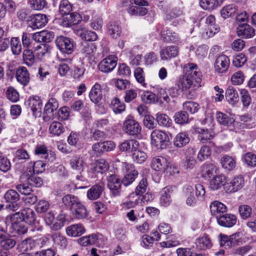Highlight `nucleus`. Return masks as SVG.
<instances>
[{
  "label": "nucleus",
  "mask_w": 256,
  "mask_h": 256,
  "mask_svg": "<svg viewBox=\"0 0 256 256\" xmlns=\"http://www.w3.org/2000/svg\"><path fill=\"white\" fill-rule=\"evenodd\" d=\"M6 220L10 224L11 232L14 236L23 234L27 232L26 226L20 223L22 222L20 212L7 216Z\"/></svg>",
  "instance_id": "f257e3e1"
},
{
  "label": "nucleus",
  "mask_w": 256,
  "mask_h": 256,
  "mask_svg": "<svg viewBox=\"0 0 256 256\" xmlns=\"http://www.w3.org/2000/svg\"><path fill=\"white\" fill-rule=\"evenodd\" d=\"M205 22V32L203 34L204 38L213 36L220 30V27L216 24V18L214 15L210 14L202 19Z\"/></svg>",
  "instance_id": "f03ea898"
},
{
  "label": "nucleus",
  "mask_w": 256,
  "mask_h": 256,
  "mask_svg": "<svg viewBox=\"0 0 256 256\" xmlns=\"http://www.w3.org/2000/svg\"><path fill=\"white\" fill-rule=\"evenodd\" d=\"M55 42L58 48L63 53L70 54L74 50V42L71 38L61 36L56 38Z\"/></svg>",
  "instance_id": "7ed1b4c3"
},
{
  "label": "nucleus",
  "mask_w": 256,
  "mask_h": 256,
  "mask_svg": "<svg viewBox=\"0 0 256 256\" xmlns=\"http://www.w3.org/2000/svg\"><path fill=\"white\" fill-rule=\"evenodd\" d=\"M184 74L183 76L188 79H191L197 84H200L202 75L196 64L189 63L186 64L184 68Z\"/></svg>",
  "instance_id": "20e7f679"
},
{
  "label": "nucleus",
  "mask_w": 256,
  "mask_h": 256,
  "mask_svg": "<svg viewBox=\"0 0 256 256\" xmlns=\"http://www.w3.org/2000/svg\"><path fill=\"white\" fill-rule=\"evenodd\" d=\"M123 130L128 134L136 136L141 132V126L133 118L128 116L123 124Z\"/></svg>",
  "instance_id": "39448f33"
},
{
  "label": "nucleus",
  "mask_w": 256,
  "mask_h": 256,
  "mask_svg": "<svg viewBox=\"0 0 256 256\" xmlns=\"http://www.w3.org/2000/svg\"><path fill=\"white\" fill-rule=\"evenodd\" d=\"M124 166L126 170V174L121 181L122 184L125 186L132 184L138 177V172L134 168L132 164L124 163Z\"/></svg>",
  "instance_id": "423d86ee"
},
{
  "label": "nucleus",
  "mask_w": 256,
  "mask_h": 256,
  "mask_svg": "<svg viewBox=\"0 0 256 256\" xmlns=\"http://www.w3.org/2000/svg\"><path fill=\"white\" fill-rule=\"evenodd\" d=\"M28 26L33 30L44 27L48 22V19L46 14H36L29 16L27 20Z\"/></svg>",
  "instance_id": "0eeeda50"
},
{
  "label": "nucleus",
  "mask_w": 256,
  "mask_h": 256,
  "mask_svg": "<svg viewBox=\"0 0 256 256\" xmlns=\"http://www.w3.org/2000/svg\"><path fill=\"white\" fill-rule=\"evenodd\" d=\"M152 144L156 146H160L163 148L166 146V142H169V137L164 132L160 130H154L151 134Z\"/></svg>",
  "instance_id": "6e6552de"
},
{
  "label": "nucleus",
  "mask_w": 256,
  "mask_h": 256,
  "mask_svg": "<svg viewBox=\"0 0 256 256\" xmlns=\"http://www.w3.org/2000/svg\"><path fill=\"white\" fill-rule=\"evenodd\" d=\"M58 107L57 100L54 98H50L46 104L44 108L43 119L45 122L48 121L54 117V112Z\"/></svg>",
  "instance_id": "1a4fd4ad"
},
{
  "label": "nucleus",
  "mask_w": 256,
  "mask_h": 256,
  "mask_svg": "<svg viewBox=\"0 0 256 256\" xmlns=\"http://www.w3.org/2000/svg\"><path fill=\"white\" fill-rule=\"evenodd\" d=\"M230 62L228 56L224 54L218 56L214 64L215 71L218 74L226 72L230 66Z\"/></svg>",
  "instance_id": "9d476101"
},
{
  "label": "nucleus",
  "mask_w": 256,
  "mask_h": 256,
  "mask_svg": "<svg viewBox=\"0 0 256 256\" xmlns=\"http://www.w3.org/2000/svg\"><path fill=\"white\" fill-rule=\"evenodd\" d=\"M70 164L72 170L78 174L76 177V179L82 180L84 176L82 173L86 164L83 159L78 156H74L70 160Z\"/></svg>",
  "instance_id": "9b49d317"
},
{
  "label": "nucleus",
  "mask_w": 256,
  "mask_h": 256,
  "mask_svg": "<svg viewBox=\"0 0 256 256\" xmlns=\"http://www.w3.org/2000/svg\"><path fill=\"white\" fill-rule=\"evenodd\" d=\"M117 60V57L116 56H109L99 64V70L104 72H110L116 66Z\"/></svg>",
  "instance_id": "f8f14e48"
},
{
  "label": "nucleus",
  "mask_w": 256,
  "mask_h": 256,
  "mask_svg": "<svg viewBox=\"0 0 256 256\" xmlns=\"http://www.w3.org/2000/svg\"><path fill=\"white\" fill-rule=\"evenodd\" d=\"M170 163L168 160L163 156H157L152 159V168L160 172H164L170 166Z\"/></svg>",
  "instance_id": "ddd939ff"
},
{
  "label": "nucleus",
  "mask_w": 256,
  "mask_h": 256,
  "mask_svg": "<svg viewBox=\"0 0 256 256\" xmlns=\"http://www.w3.org/2000/svg\"><path fill=\"white\" fill-rule=\"evenodd\" d=\"M16 78L17 82L24 87L28 85L30 82V74L24 66H19L16 70Z\"/></svg>",
  "instance_id": "4468645a"
},
{
  "label": "nucleus",
  "mask_w": 256,
  "mask_h": 256,
  "mask_svg": "<svg viewBox=\"0 0 256 256\" xmlns=\"http://www.w3.org/2000/svg\"><path fill=\"white\" fill-rule=\"evenodd\" d=\"M82 20L81 16L77 12H70L64 16L60 24L64 27H69L79 24Z\"/></svg>",
  "instance_id": "2eb2a0df"
},
{
  "label": "nucleus",
  "mask_w": 256,
  "mask_h": 256,
  "mask_svg": "<svg viewBox=\"0 0 256 256\" xmlns=\"http://www.w3.org/2000/svg\"><path fill=\"white\" fill-rule=\"evenodd\" d=\"M244 184V180L241 176H238L228 183L224 189L228 192H234L240 190Z\"/></svg>",
  "instance_id": "dca6fc26"
},
{
  "label": "nucleus",
  "mask_w": 256,
  "mask_h": 256,
  "mask_svg": "<svg viewBox=\"0 0 256 256\" xmlns=\"http://www.w3.org/2000/svg\"><path fill=\"white\" fill-rule=\"evenodd\" d=\"M216 220L219 225L226 228L233 226L237 221L236 216L231 214H224Z\"/></svg>",
  "instance_id": "f3484780"
},
{
  "label": "nucleus",
  "mask_w": 256,
  "mask_h": 256,
  "mask_svg": "<svg viewBox=\"0 0 256 256\" xmlns=\"http://www.w3.org/2000/svg\"><path fill=\"white\" fill-rule=\"evenodd\" d=\"M29 106L36 116H40L42 114V103L38 96H31L29 99Z\"/></svg>",
  "instance_id": "a211bd4d"
},
{
  "label": "nucleus",
  "mask_w": 256,
  "mask_h": 256,
  "mask_svg": "<svg viewBox=\"0 0 256 256\" xmlns=\"http://www.w3.org/2000/svg\"><path fill=\"white\" fill-rule=\"evenodd\" d=\"M96 50V47L94 44L92 43L88 44L86 42L82 44L81 52L86 56V57L90 60V62L91 64L93 62L96 63L94 60V54Z\"/></svg>",
  "instance_id": "6ab92c4d"
},
{
  "label": "nucleus",
  "mask_w": 256,
  "mask_h": 256,
  "mask_svg": "<svg viewBox=\"0 0 256 256\" xmlns=\"http://www.w3.org/2000/svg\"><path fill=\"white\" fill-rule=\"evenodd\" d=\"M254 32V28L246 24H240L236 28L237 34L244 38H250L253 37Z\"/></svg>",
  "instance_id": "aec40b11"
},
{
  "label": "nucleus",
  "mask_w": 256,
  "mask_h": 256,
  "mask_svg": "<svg viewBox=\"0 0 256 256\" xmlns=\"http://www.w3.org/2000/svg\"><path fill=\"white\" fill-rule=\"evenodd\" d=\"M107 186L114 196L119 194L121 184L120 179L116 175H110L108 178Z\"/></svg>",
  "instance_id": "412c9836"
},
{
  "label": "nucleus",
  "mask_w": 256,
  "mask_h": 256,
  "mask_svg": "<svg viewBox=\"0 0 256 256\" xmlns=\"http://www.w3.org/2000/svg\"><path fill=\"white\" fill-rule=\"evenodd\" d=\"M178 54V49L176 46H171L162 48L160 52V56L162 60H166L176 57Z\"/></svg>",
  "instance_id": "4be33fe9"
},
{
  "label": "nucleus",
  "mask_w": 256,
  "mask_h": 256,
  "mask_svg": "<svg viewBox=\"0 0 256 256\" xmlns=\"http://www.w3.org/2000/svg\"><path fill=\"white\" fill-rule=\"evenodd\" d=\"M177 86L182 92L184 94L187 90L190 88L192 86L197 87L199 86L200 84H197L196 83L192 81L191 79H188L186 77L182 76H180L177 82Z\"/></svg>",
  "instance_id": "5701e85b"
},
{
  "label": "nucleus",
  "mask_w": 256,
  "mask_h": 256,
  "mask_svg": "<svg viewBox=\"0 0 256 256\" xmlns=\"http://www.w3.org/2000/svg\"><path fill=\"white\" fill-rule=\"evenodd\" d=\"M210 207L212 214L216 216V219L226 212V206L218 201L213 202Z\"/></svg>",
  "instance_id": "b1692460"
},
{
  "label": "nucleus",
  "mask_w": 256,
  "mask_h": 256,
  "mask_svg": "<svg viewBox=\"0 0 256 256\" xmlns=\"http://www.w3.org/2000/svg\"><path fill=\"white\" fill-rule=\"evenodd\" d=\"M160 37L164 42L176 43L180 40V37L177 33L167 28L162 30Z\"/></svg>",
  "instance_id": "393cba45"
},
{
  "label": "nucleus",
  "mask_w": 256,
  "mask_h": 256,
  "mask_svg": "<svg viewBox=\"0 0 256 256\" xmlns=\"http://www.w3.org/2000/svg\"><path fill=\"white\" fill-rule=\"evenodd\" d=\"M140 147L139 142L135 140H126L119 146L121 152H131L132 154Z\"/></svg>",
  "instance_id": "a878e982"
},
{
  "label": "nucleus",
  "mask_w": 256,
  "mask_h": 256,
  "mask_svg": "<svg viewBox=\"0 0 256 256\" xmlns=\"http://www.w3.org/2000/svg\"><path fill=\"white\" fill-rule=\"evenodd\" d=\"M78 241L80 245L84 246L93 244L99 246L98 236L96 234H92L87 236L81 237L78 239Z\"/></svg>",
  "instance_id": "bb28decb"
},
{
  "label": "nucleus",
  "mask_w": 256,
  "mask_h": 256,
  "mask_svg": "<svg viewBox=\"0 0 256 256\" xmlns=\"http://www.w3.org/2000/svg\"><path fill=\"white\" fill-rule=\"evenodd\" d=\"M89 97L92 102L98 104L102 99V94L101 86L96 83L91 88L89 94Z\"/></svg>",
  "instance_id": "cd10ccee"
},
{
  "label": "nucleus",
  "mask_w": 256,
  "mask_h": 256,
  "mask_svg": "<svg viewBox=\"0 0 256 256\" xmlns=\"http://www.w3.org/2000/svg\"><path fill=\"white\" fill-rule=\"evenodd\" d=\"M109 168L108 162L103 158H100L91 164V170L95 172L103 174Z\"/></svg>",
  "instance_id": "c85d7f7f"
},
{
  "label": "nucleus",
  "mask_w": 256,
  "mask_h": 256,
  "mask_svg": "<svg viewBox=\"0 0 256 256\" xmlns=\"http://www.w3.org/2000/svg\"><path fill=\"white\" fill-rule=\"evenodd\" d=\"M20 212L22 222H25L29 224H32L36 221V213L32 208H24Z\"/></svg>",
  "instance_id": "c756f323"
},
{
  "label": "nucleus",
  "mask_w": 256,
  "mask_h": 256,
  "mask_svg": "<svg viewBox=\"0 0 256 256\" xmlns=\"http://www.w3.org/2000/svg\"><path fill=\"white\" fill-rule=\"evenodd\" d=\"M226 182V178L224 174H219L214 177L210 183V188L212 190H218L224 186Z\"/></svg>",
  "instance_id": "7c9ffc66"
},
{
  "label": "nucleus",
  "mask_w": 256,
  "mask_h": 256,
  "mask_svg": "<svg viewBox=\"0 0 256 256\" xmlns=\"http://www.w3.org/2000/svg\"><path fill=\"white\" fill-rule=\"evenodd\" d=\"M103 190L104 186L102 184H95L87 192V197L90 200H96L100 197Z\"/></svg>",
  "instance_id": "2f4dec72"
},
{
  "label": "nucleus",
  "mask_w": 256,
  "mask_h": 256,
  "mask_svg": "<svg viewBox=\"0 0 256 256\" xmlns=\"http://www.w3.org/2000/svg\"><path fill=\"white\" fill-rule=\"evenodd\" d=\"M72 216L77 219L86 218L88 212L85 206L80 202L71 211Z\"/></svg>",
  "instance_id": "473e14b6"
},
{
  "label": "nucleus",
  "mask_w": 256,
  "mask_h": 256,
  "mask_svg": "<svg viewBox=\"0 0 256 256\" xmlns=\"http://www.w3.org/2000/svg\"><path fill=\"white\" fill-rule=\"evenodd\" d=\"M85 232V229L82 224H80L71 225L66 229V232L68 236H78L82 234Z\"/></svg>",
  "instance_id": "72a5a7b5"
},
{
  "label": "nucleus",
  "mask_w": 256,
  "mask_h": 256,
  "mask_svg": "<svg viewBox=\"0 0 256 256\" xmlns=\"http://www.w3.org/2000/svg\"><path fill=\"white\" fill-rule=\"evenodd\" d=\"M20 180H26L28 184H29L32 188V186L39 188L43 184L42 180L40 177L35 175L30 176L28 174H24L20 177Z\"/></svg>",
  "instance_id": "f704fd0d"
},
{
  "label": "nucleus",
  "mask_w": 256,
  "mask_h": 256,
  "mask_svg": "<svg viewBox=\"0 0 256 256\" xmlns=\"http://www.w3.org/2000/svg\"><path fill=\"white\" fill-rule=\"evenodd\" d=\"M62 202L64 205L68 208L70 212L72 208L80 202L78 198L72 194H66L62 198Z\"/></svg>",
  "instance_id": "c9c22d12"
},
{
  "label": "nucleus",
  "mask_w": 256,
  "mask_h": 256,
  "mask_svg": "<svg viewBox=\"0 0 256 256\" xmlns=\"http://www.w3.org/2000/svg\"><path fill=\"white\" fill-rule=\"evenodd\" d=\"M225 96L228 102L232 104H234L239 100L238 92L232 86L228 88L226 91Z\"/></svg>",
  "instance_id": "e433bc0d"
},
{
  "label": "nucleus",
  "mask_w": 256,
  "mask_h": 256,
  "mask_svg": "<svg viewBox=\"0 0 256 256\" xmlns=\"http://www.w3.org/2000/svg\"><path fill=\"white\" fill-rule=\"evenodd\" d=\"M216 166L214 164L206 163L201 167V172L202 176L205 178H210L216 172Z\"/></svg>",
  "instance_id": "4c0bfd02"
},
{
  "label": "nucleus",
  "mask_w": 256,
  "mask_h": 256,
  "mask_svg": "<svg viewBox=\"0 0 256 256\" xmlns=\"http://www.w3.org/2000/svg\"><path fill=\"white\" fill-rule=\"evenodd\" d=\"M190 140L187 133L182 132L178 134L174 141V145L177 148H182L186 145Z\"/></svg>",
  "instance_id": "58836bf2"
},
{
  "label": "nucleus",
  "mask_w": 256,
  "mask_h": 256,
  "mask_svg": "<svg viewBox=\"0 0 256 256\" xmlns=\"http://www.w3.org/2000/svg\"><path fill=\"white\" fill-rule=\"evenodd\" d=\"M197 248L200 250H206L212 246V243L210 238L207 234H204L197 238L196 242Z\"/></svg>",
  "instance_id": "ea45409f"
},
{
  "label": "nucleus",
  "mask_w": 256,
  "mask_h": 256,
  "mask_svg": "<svg viewBox=\"0 0 256 256\" xmlns=\"http://www.w3.org/2000/svg\"><path fill=\"white\" fill-rule=\"evenodd\" d=\"M36 246L35 241L30 238H26L18 244V248L21 252H26L33 250Z\"/></svg>",
  "instance_id": "a19ab883"
},
{
  "label": "nucleus",
  "mask_w": 256,
  "mask_h": 256,
  "mask_svg": "<svg viewBox=\"0 0 256 256\" xmlns=\"http://www.w3.org/2000/svg\"><path fill=\"white\" fill-rule=\"evenodd\" d=\"M172 192V190L170 186H166L162 190L160 202L162 206H166L170 204L171 202L170 194Z\"/></svg>",
  "instance_id": "79ce46f5"
},
{
  "label": "nucleus",
  "mask_w": 256,
  "mask_h": 256,
  "mask_svg": "<svg viewBox=\"0 0 256 256\" xmlns=\"http://www.w3.org/2000/svg\"><path fill=\"white\" fill-rule=\"evenodd\" d=\"M222 168L228 170H232L236 167L235 160L230 156L225 155L220 160Z\"/></svg>",
  "instance_id": "37998d69"
},
{
  "label": "nucleus",
  "mask_w": 256,
  "mask_h": 256,
  "mask_svg": "<svg viewBox=\"0 0 256 256\" xmlns=\"http://www.w3.org/2000/svg\"><path fill=\"white\" fill-rule=\"evenodd\" d=\"M194 132L198 134V138L202 143H205L213 138V136L208 131L198 127L194 128Z\"/></svg>",
  "instance_id": "c03bdc74"
},
{
  "label": "nucleus",
  "mask_w": 256,
  "mask_h": 256,
  "mask_svg": "<svg viewBox=\"0 0 256 256\" xmlns=\"http://www.w3.org/2000/svg\"><path fill=\"white\" fill-rule=\"evenodd\" d=\"M216 119L220 125L224 126H230L234 122L232 118L220 112H216Z\"/></svg>",
  "instance_id": "a18cd8bd"
},
{
  "label": "nucleus",
  "mask_w": 256,
  "mask_h": 256,
  "mask_svg": "<svg viewBox=\"0 0 256 256\" xmlns=\"http://www.w3.org/2000/svg\"><path fill=\"white\" fill-rule=\"evenodd\" d=\"M22 55L24 63L27 66H32L36 62L35 54L32 50L30 49L24 50Z\"/></svg>",
  "instance_id": "49530a36"
},
{
  "label": "nucleus",
  "mask_w": 256,
  "mask_h": 256,
  "mask_svg": "<svg viewBox=\"0 0 256 256\" xmlns=\"http://www.w3.org/2000/svg\"><path fill=\"white\" fill-rule=\"evenodd\" d=\"M110 106L115 114L122 113L125 110L126 108L124 104L116 97L112 100Z\"/></svg>",
  "instance_id": "de8ad7c7"
},
{
  "label": "nucleus",
  "mask_w": 256,
  "mask_h": 256,
  "mask_svg": "<svg viewBox=\"0 0 256 256\" xmlns=\"http://www.w3.org/2000/svg\"><path fill=\"white\" fill-rule=\"evenodd\" d=\"M182 108L187 113L194 114L198 112L200 108V105L193 101H186L183 103Z\"/></svg>",
  "instance_id": "09e8293b"
},
{
  "label": "nucleus",
  "mask_w": 256,
  "mask_h": 256,
  "mask_svg": "<svg viewBox=\"0 0 256 256\" xmlns=\"http://www.w3.org/2000/svg\"><path fill=\"white\" fill-rule=\"evenodd\" d=\"M238 7L234 4H230L224 6L220 10V14L224 19L232 16L238 11Z\"/></svg>",
  "instance_id": "8fccbe9b"
},
{
  "label": "nucleus",
  "mask_w": 256,
  "mask_h": 256,
  "mask_svg": "<svg viewBox=\"0 0 256 256\" xmlns=\"http://www.w3.org/2000/svg\"><path fill=\"white\" fill-rule=\"evenodd\" d=\"M65 130L63 125L60 122H52L49 128L50 132L54 136H59Z\"/></svg>",
  "instance_id": "3c124183"
},
{
  "label": "nucleus",
  "mask_w": 256,
  "mask_h": 256,
  "mask_svg": "<svg viewBox=\"0 0 256 256\" xmlns=\"http://www.w3.org/2000/svg\"><path fill=\"white\" fill-rule=\"evenodd\" d=\"M62 15L66 16L72 10V5L68 0H62L58 6Z\"/></svg>",
  "instance_id": "603ef678"
},
{
  "label": "nucleus",
  "mask_w": 256,
  "mask_h": 256,
  "mask_svg": "<svg viewBox=\"0 0 256 256\" xmlns=\"http://www.w3.org/2000/svg\"><path fill=\"white\" fill-rule=\"evenodd\" d=\"M238 212L240 218L244 220L250 218L252 213V208L248 204H242L239 206Z\"/></svg>",
  "instance_id": "864d4df0"
},
{
  "label": "nucleus",
  "mask_w": 256,
  "mask_h": 256,
  "mask_svg": "<svg viewBox=\"0 0 256 256\" xmlns=\"http://www.w3.org/2000/svg\"><path fill=\"white\" fill-rule=\"evenodd\" d=\"M156 119L158 124L162 126L168 128L172 124V120L170 117L164 114H157Z\"/></svg>",
  "instance_id": "5fc2aeb1"
},
{
  "label": "nucleus",
  "mask_w": 256,
  "mask_h": 256,
  "mask_svg": "<svg viewBox=\"0 0 256 256\" xmlns=\"http://www.w3.org/2000/svg\"><path fill=\"white\" fill-rule=\"evenodd\" d=\"M122 32L121 27L115 22H110L108 26V33L112 37L116 38Z\"/></svg>",
  "instance_id": "6e6d98bb"
},
{
  "label": "nucleus",
  "mask_w": 256,
  "mask_h": 256,
  "mask_svg": "<svg viewBox=\"0 0 256 256\" xmlns=\"http://www.w3.org/2000/svg\"><path fill=\"white\" fill-rule=\"evenodd\" d=\"M200 4L204 10H212L218 6L219 2L218 0H200Z\"/></svg>",
  "instance_id": "4d7b16f0"
},
{
  "label": "nucleus",
  "mask_w": 256,
  "mask_h": 256,
  "mask_svg": "<svg viewBox=\"0 0 256 256\" xmlns=\"http://www.w3.org/2000/svg\"><path fill=\"white\" fill-rule=\"evenodd\" d=\"M189 116L185 110L176 112L174 116V121L178 124H184L188 122Z\"/></svg>",
  "instance_id": "13d9d810"
},
{
  "label": "nucleus",
  "mask_w": 256,
  "mask_h": 256,
  "mask_svg": "<svg viewBox=\"0 0 256 256\" xmlns=\"http://www.w3.org/2000/svg\"><path fill=\"white\" fill-rule=\"evenodd\" d=\"M10 48L14 54L19 55L22 52V45L18 38H12L10 40Z\"/></svg>",
  "instance_id": "bf43d9fd"
},
{
  "label": "nucleus",
  "mask_w": 256,
  "mask_h": 256,
  "mask_svg": "<svg viewBox=\"0 0 256 256\" xmlns=\"http://www.w3.org/2000/svg\"><path fill=\"white\" fill-rule=\"evenodd\" d=\"M52 240L55 244L60 246L62 248H65L68 244L66 238L59 232H56L52 236Z\"/></svg>",
  "instance_id": "052dcab7"
},
{
  "label": "nucleus",
  "mask_w": 256,
  "mask_h": 256,
  "mask_svg": "<svg viewBox=\"0 0 256 256\" xmlns=\"http://www.w3.org/2000/svg\"><path fill=\"white\" fill-rule=\"evenodd\" d=\"M19 194L14 190H10L4 195V198L6 202H14L19 200Z\"/></svg>",
  "instance_id": "680f3d73"
},
{
  "label": "nucleus",
  "mask_w": 256,
  "mask_h": 256,
  "mask_svg": "<svg viewBox=\"0 0 256 256\" xmlns=\"http://www.w3.org/2000/svg\"><path fill=\"white\" fill-rule=\"evenodd\" d=\"M21 182H22L19 184H18L16 188V189L22 194L26 195L27 194H29L31 193L33 190H32V188L28 184L26 180H21Z\"/></svg>",
  "instance_id": "e2e57ef3"
},
{
  "label": "nucleus",
  "mask_w": 256,
  "mask_h": 256,
  "mask_svg": "<svg viewBox=\"0 0 256 256\" xmlns=\"http://www.w3.org/2000/svg\"><path fill=\"white\" fill-rule=\"evenodd\" d=\"M141 98L142 101L146 104H155L158 101L156 94L150 92H144Z\"/></svg>",
  "instance_id": "0e129e2a"
},
{
  "label": "nucleus",
  "mask_w": 256,
  "mask_h": 256,
  "mask_svg": "<svg viewBox=\"0 0 256 256\" xmlns=\"http://www.w3.org/2000/svg\"><path fill=\"white\" fill-rule=\"evenodd\" d=\"M132 158L134 162L142 164L146 160L147 155L144 152L141 151L138 148L132 154Z\"/></svg>",
  "instance_id": "69168bd1"
},
{
  "label": "nucleus",
  "mask_w": 256,
  "mask_h": 256,
  "mask_svg": "<svg viewBox=\"0 0 256 256\" xmlns=\"http://www.w3.org/2000/svg\"><path fill=\"white\" fill-rule=\"evenodd\" d=\"M211 153L210 148L204 145L200 148L198 154V159L200 161H202L210 156Z\"/></svg>",
  "instance_id": "338daca9"
},
{
  "label": "nucleus",
  "mask_w": 256,
  "mask_h": 256,
  "mask_svg": "<svg viewBox=\"0 0 256 256\" xmlns=\"http://www.w3.org/2000/svg\"><path fill=\"white\" fill-rule=\"evenodd\" d=\"M16 244V240L8 235L0 242V246L6 250L12 248Z\"/></svg>",
  "instance_id": "774afa93"
}]
</instances>
